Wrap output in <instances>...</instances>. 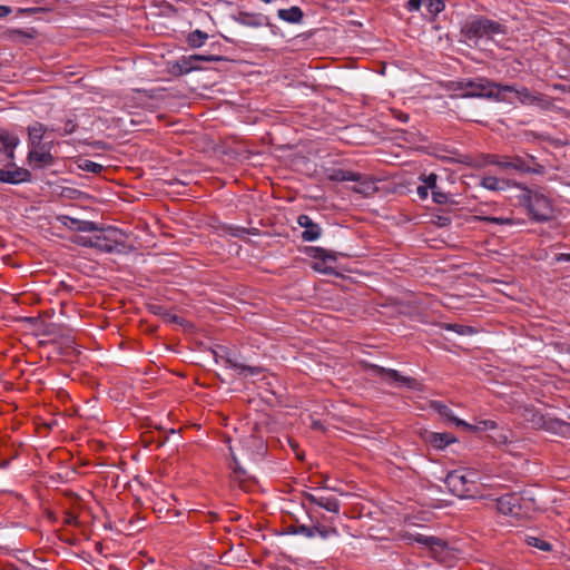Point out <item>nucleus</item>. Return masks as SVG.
I'll return each instance as SVG.
<instances>
[{"label": "nucleus", "instance_id": "9d476101", "mask_svg": "<svg viewBox=\"0 0 570 570\" xmlns=\"http://www.w3.org/2000/svg\"><path fill=\"white\" fill-rule=\"evenodd\" d=\"M307 514L311 520V524L307 525L297 523V534L307 539L318 537L322 540H327L338 535L336 528L323 524L320 519L312 513L311 510H307Z\"/></svg>", "mask_w": 570, "mask_h": 570}, {"label": "nucleus", "instance_id": "2eb2a0df", "mask_svg": "<svg viewBox=\"0 0 570 570\" xmlns=\"http://www.w3.org/2000/svg\"><path fill=\"white\" fill-rule=\"evenodd\" d=\"M234 20L248 28H261L263 26L273 27L269 18L263 13H253L246 11H239Z\"/></svg>", "mask_w": 570, "mask_h": 570}, {"label": "nucleus", "instance_id": "7c9ffc66", "mask_svg": "<svg viewBox=\"0 0 570 570\" xmlns=\"http://www.w3.org/2000/svg\"><path fill=\"white\" fill-rule=\"evenodd\" d=\"M531 105L538 106L542 110H550L553 107V99L543 94L537 92L532 97Z\"/></svg>", "mask_w": 570, "mask_h": 570}, {"label": "nucleus", "instance_id": "c756f323", "mask_svg": "<svg viewBox=\"0 0 570 570\" xmlns=\"http://www.w3.org/2000/svg\"><path fill=\"white\" fill-rule=\"evenodd\" d=\"M308 253H309L311 257H313L315 259H320V261H322V263H326L328 261H332V262L336 261L335 254H332L322 247H309Z\"/></svg>", "mask_w": 570, "mask_h": 570}, {"label": "nucleus", "instance_id": "052dcab7", "mask_svg": "<svg viewBox=\"0 0 570 570\" xmlns=\"http://www.w3.org/2000/svg\"><path fill=\"white\" fill-rule=\"evenodd\" d=\"M314 268H315V269H317V271H322V272H323V273H325V274H331V273L333 272V269H332V268H330V267L321 268V267H320V264H315V265H314Z\"/></svg>", "mask_w": 570, "mask_h": 570}, {"label": "nucleus", "instance_id": "a18cd8bd", "mask_svg": "<svg viewBox=\"0 0 570 570\" xmlns=\"http://www.w3.org/2000/svg\"><path fill=\"white\" fill-rule=\"evenodd\" d=\"M424 3V0H409L405 4V8L410 11H417L420 10L421 6Z\"/></svg>", "mask_w": 570, "mask_h": 570}, {"label": "nucleus", "instance_id": "2f4dec72", "mask_svg": "<svg viewBox=\"0 0 570 570\" xmlns=\"http://www.w3.org/2000/svg\"><path fill=\"white\" fill-rule=\"evenodd\" d=\"M79 169L88 173L100 174L104 170V166L89 159H79L77 161Z\"/></svg>", "mask_w": 570, "mask_h": 570}, {"label": "nucleus", "instance_id": "4d7b16f0", "mask_svg": "<svg viewBox=\"0 0 570 570\" xmlns=\"http://www.w3.org/2000/svg\"><path fill=\"white\" fill-rule=\"evenodd\" d=\"M451 223V219L449 217H445V216H440L439 217V225L440 226H446Z\"/></svg>", "mask_w": 570, "mask_h": 570}, {"label": "nucleus", "instance_id": "4be33fe9", "mask_svg": "<svg viewBox=\"0 0 570 570\" xmlns=\"http://www.w3.org/2000/svg\"><path fill=\"white\" fill-rule=\"evenodd\" d=\"M356 185L352 187L354 193L361 194L365 197H370L377 191V187L375 181L368 178L367 176L358 174V179L354 180Z\"/></svg>", "mask_w": 570, "mask_h": 570}, {"label": "nucleus", "instance_id": "864d4df0", "mask_svg": "<svg viewBox=\"0 0 570 570\" xmlns=\"http://www.w3.org/2000/svg\"><path fill=\"white\" fill-rule=\"evenodd\" d=\"M297 521L294 524L287 525L285 529L286 534L297 535Z\"/></svg>", "mask_w": 570, "mask_h": 570}, {"label": "nucleus", "instance_id": "412c9836", "mask_svg": "<svg viewBox=\"0 0 570 570\" xmlns=\"http://www.w3.org/2000/svg\"><path fill=\"white\" fill-rule=\"evenodd\" d=\"M20 140L17 136L11 135L7 129L0 127V150L6 153L9 159L14 158V149Z\"/></svg>", "mask_w": 570, "mask_h": 570}, {"label": "nucleus", "instance_id": "6e6d98bb", "mask_svg": "<svg viewBox=\"0 0 570 570\" xmlns=\"http://www.w3.org/2000/svg\"><path fill=\"white\" fill-rule=\"evenodd\" d=\"M12 12V9L8 6H0V18L7 17Z\"/></svg>", "mask_w": 570, "mask_h": 570}, {"label": "nucleus", "instance_id": "a211bd4d", "mask_svg": "<svg viewBox=\"0 0 570 570\" xmlns=\"http://www.w3.org/2000/svg\"><path fill=\"white\" fill-rule=\"evenodd\" d=\"M58 220L67 228L77 232L92 233L99 230V226L95 222L81 220L68 215L58 216Z\"/></svg>", "mask_w": 570, "mask_h": 570}, {"label": "nucleus", "instance_id": "3c124183", "mask_svg": "<svg viewBox=\"0 0 570 570\" xmlns=\"http://www.w3.org/2000/svg\"><path fill=\"white\" fill-rule=\"evenodd\" d=\"M553 89L558 90V91H561V92H564V94H570V86L569 85L554 83L553 85Z\"/></svg>", "mask_w": 570, "mask_h": 570}, {"label": "nucleus", "instance_id": "f257e3e1", "mask_svg": "<svg viewBox=\"0 0 570 570\" xmlns=\"http://www.w3.org/2000/svg\"><path fill=\"white\" fill-rule=\"evenodd\" d=\"M494 501L495 508L501 514L514 518L529 517L531 512L538 509L535 499L527 491L522 493H507Z\"/></svg>", "mask_w": 570, "mask_h": 570}, {"label": "nucleus", "instance_id": "cd10ccee", "mask_svg": "<svg viewBox=\"0 0 570 570\" xmlns=\"http://www.w3.org/2000/svg\"><path fill=\"white\" fill-rule=\"evenodd\" d=\"M476 218L481 222L505 226H521L524 223L522 219H517L513 217L478 216Z\"/></svg>", "mask_w": 570, "mask_h": 570}, {"label": "nucleus", "instance_id": "f03ea898", "mask_svg": "<svg viewBox=\"0 0 570 570\" xmlns=\"http://www.w3.org/2000/svg\"><path fill=\"white\" fill-rule=\"evenodd\" d=\"M476 473L472 471L453 470L446 474L444 483L449 491L458 498H472L476 489Z\"/></svg>", "mask_w": 570, "mask_h": 570}, {"label": "nucleus", "instance_id": "603ef678", "mask_svg": "<svg viewBox=\"0 0 570 570\" xmlns=\"http://www.w3.org/2000/svg\"><path fill=\"white\" fill-rule=\"evenodd\" d=\"M165 316V320L170 322V323H180L181 318L177 315H174V314H169V313H166L164 314Z\"/></svg>", "mask_w": 570, "mask_h": 570}, {"label": "nucleus", "instance_id": "f8f14e48", "mask_svg": "<svg viewBox=\"0 0 570 570\" xmlns=\"http://www.w3.org/2000/svg\"><path fill=\"white\" fill-rule=\"evenodd\" d=\"M405 539L412 543L416 542L422 544L432 552L433 557L441 558L442 553L448 550V542L439 537L434 535H424L421 533H407Z\"/></svg>", "mask_w": 570, "mask_h": 570}, {"label": "nucleus", "instance_id": "0eeeda50", "mask_svg": "<svg viewBox=\"0 0 570 570\" xmlns=\"http://www.w3.org/2000/svg\"><path fill=\"white\" fill-rule=\"evenodd\" d=\"M495 87L497 82L491 81L488 78L480 77L475 79H469L468 91L461 94V97L493 99L499 102L505 101V97L495 91Z\"/></svg>", "mask_w": 570, "mask_h": 570}, {"label": "nucleus", "instance_id": "9b49d317", "mask_svg": "<svg viewBox=\"0 0 570 570\" xmlns=\"http://www.w3.org/2000/svg\"><path fill=\"white\" fill-rule=\"evenodd\" d=\"M218 358H220L227 367L235 370L239 376H255L263 371L259 366L245 364L240 355L229 350H224L222 354H216V361H218Z\"/></svg>", "mask_w": 570, "mask_h": 570}, {"label": "nucleus", "instance_id": "e2e57ef3", "mask_svg": "<svg viewBox=\"0 0 570 570\" xmlns=\"http://www.w3.org/2000/svg\"><path fill=\"white\" fill-rule=\"evenodd\" d=\"M151 308L156 314H160V311L163 309L161 306H153Z\"/></svg>", "mask_w": 570, "mask_h": 570}, {"label": "nucleus", "instance_id": "69168bd1", "mask_svg": "<svg viewBox=\"0 0 570 570\" xmlns=\"http://www.w3.org/2000/svg\"><path fill=\"white\" fill-rule=\"evenodd\" d=\"M400 119H401L402 121H407V120H409V115H406V114H401Z\"/></svg>", "mask_w": 570, "mask_h": 570}, {"label": "nucleus", "instance_id": "13d9d810", "mask_svg": "<svg viewBox=\"0 0 570 570\" xmlns=\"http://www.w3.org/2000/svg\"><path fill=\"white\" fill-rule=\"evenodd\" d=\"M88 238L89 237H78L76 243L86 247H90V245L88 244Z\"/></svg>", "mask_w": 570, "mask_h": 570}, {"label": "nucleus", "instance_id": "39448f33", "mask_svg": "<svg viewBox=\"0 0 570 570\" xmlns=\"http://www.w3.org/2000/svg\"><path fill=\"white\" fill-rule=\"evenodd\" d=\"M225 58L219 55H190L181 56L175 61L168 63V71L174 77L187 75L193 71L202 70L199 62L223 61Z\"/></svg>", "mask_w": 570, "mask_h": 570}, {"label": "nucleus", "instance_id": "7ed1b4c3", "mask_svg": "<svg viewBox=\"0 0 570 570\" xmlns=\"http://www.w3.org/2000/svg\"><path fill=\"white\" fill-rule=\"evenodd\" d=\"M98 234L89 236L88 244L91 248H96L104 253H121L125 242L121 239L122 233L115 227L100 228Z\"/></svg>", "mask_w": 570, "mask_h": 570}, {"label": "nucleus", "instance_id": "bf43d9fd", "mask_svg": "<svg viewBox=\"0 0 570 570\" xmlns=\"http://www.w3.org/2000/svg\"><path fill=\"white\" fill-rule=\"evenodd\" d=\"M487 429H494L497 428V423L492 420H487L482 422Z\"/></svg>", "mask_w": 570, "mask_h": 570}, {"label": "nucleus", "instance_id": "8fccbe9b", "mask_svg": "<svg viewBox=\"0 0 570 570\" xmlns=\"http://www.w3.org/2000/svg\"><path fill=\"white\" fill-rule=\"evenodd\" d=\"M416 194L419 195L420 198L425 199L429 195V189L424 185L419 186L416 188Z\"/></svg>", "mask_w": 570, "mask_h": 570}, {"label": "nucleus", "instance_id": "6ab92c4d", "mask_svg": "<svg viewBox=\"0 0 570 570\" xmlns=\"http://www.w3.org/2000/svg\"><path fill=\"white\" fill-rule=\"evenodd\" d=\"M431 407L438 412L443 419H445L449 422L454 423L456 426L466 429V430H474V428L466 423L465 421L456 417L453 413V411L445 404H443L440 401H433L431 402Z\"/></svg>", "mask_w": 570, "mask_h": 570}, {"label": "nucleus", "instance_id": "e433bc0d", "mask_svg": "<svg viewBox=\"0 0 570 570\" xmlns=\"http://www.w3.org/2000/svg\"><path fill=\"white\" fill-rule=\"evenodd\" d=\"M501 180L494 176H487L482 179V186L489 190H500L503 189L501 185Z\"/></svg>", "mask_w": 570, "mask_h": 570}, {"label": "nucleus", "instance_id": "bb28decb", "mask_svg": "<svg viewBox=\"0 0 570 570\" xmlns=\"http://www.w3.org/2000/svg\"><path fill=\"white\" fill-rule=\"evenodd\" d=\"M316 505H318L320 508H323L325 509L326 511L328 512H332V513H335V514H338L340 513V508H341V503L340 501L333 497V495H323V494H320L317 497V503Z\"/></svg>", "mask_w": 570, "mask_h": 570}, {"label": "nucleus", "instance_id": "423d86ee", "mask_svg": "<svg viewBox=\"0 0 570 570\" xmlns=\"http://www.w3.org/2000/svg\"><path fill=\"white\" fill-rule=\"evenodd\" d=\"M461 32L468 40H474L503 33L504 29L502 24L497 21L479 17L465 22Z\"/></svg>", "mask_w": 570, "mask_h": 570}, {"label": "nucleus", "instance_id": "c85d7f7f", "mask_svg": "<svg viewBox=\"0 0 570 570\" xmlns=\"http://www.w3.org/2000/svg\"><path fill=\"white\" fill-rule=\"evenodd\" d=\"M208 39V35L199 29L188 33L186 42L190 48H200Z\"/></svg>", "mask_w": 570, "mask_h": 570}, {"label": "nucleus", "instance_id": "0e129e2a", "mask_svg": "<svg viewBox=\"0 0 570 570\" xmlns=\"http://www.w3.org/2000/svg\"><path fill=\"white\" fill-rule=\"evenodd\" d=\"M326 480H327V479H324V480H323V482L321 483V485H320V487H321L322 489H331V488L326 484Z\"/></svg>", "mask_w": 570, "mask_h": 570}, {"label": "nucleus", "instance_id": "a19ab883", "mask_svg": "<svg viewBox=\"0 0 570 570\" xmlns=\"http://www.w3.org/2000/svg\"><path fill=\"white\" fill-rule=\"evenodd\" d=\"M77 127H78V125L76 122V119L69 118L63 124L61 135H63V136L71 135L76 131Z\"/></svg>", "mask_w": 570, "mask_h": 570}, {"label": "nucleus", "instance_id": "338daca9", "mask_svg": "<svg viewBox=\"0 0 570 570\" xmlns=\"http://www.w3.org/2000/svg\"><path fill=\"white\" fill-rule=\"evenodd\" d=\"M73 519H75V517H72V515H71L70 518H68V521H67V522H68V523H71Z\"/></svg>", "mask_w": 570, "mask_h": 570}, {"label": "nucleus", "instance_id": "dca6fc26", "mask_svg": "<svg viewBox=\"0 0 570 570\" xmlns=\"http://www.w3.org/2000/svg\"><path fill=\"white\" fill-rule=\"evenodd\" d=\"M31 173L21 167L13 166L12 169L0 168V181L4 184L18 185L31 181Z\"/></svg>", "mask_w": 570, "mask_h": 570}, {"label": "nucleus", "instance_id": "a878e982", "mask_svg": "<svg viewBox=\"0 0 570 570\" xmlns=\"http://www.w3.org/2000/svg\"><path fill=\"white\" fill-rule=\"evenodd\" d=\"M327 178L331 181H335V183L352 181V180L358 179V173L345 170L342 168H331V169H327Z\"/></svg>", "mask_w": 570, "mask_h": 570}, {"label": "nucleus", "instance_id": "f3484780", "mask_svg": "<svg viewBox=\"0 0 570 570\" xmlns=\"http://www.w3.org/2000/svg\"><path fill=\"white\" fill-rule=\"evenodd\" d=\"M297 224L305 228L302 233V239L305 242H314L322 235V228L318 224L314 223L308 215H299L297 217Z\"/></svg>", "mask_w": 570, "mask_h": 570}, {"label": "nucleus", "instance_id": "b1692460", "mask_svg": "<svg viewBox=\"0 0 570 570\" xmlns=\"http://www.w3.org/2000/svg\"><path fill=\"white\" fill-rule=\"evenodd\" d=\"M426 441L435 449L442 450L449 444L456 441V439L450 433H438L431 432L426 435Z\"/></svg>", "mask_w": 570, "mask_h": 570}, {"label": "nucleus", "instance_id": "c03bdc74", "mask_svg": "<svg viewBox=\"0 0 570 570\" xmlns=\"http://www.w3.org/2000/svg\"><path fill=\"white\" fill-rule=\"evenodd\" d=\"M495 91L500 92L502 96V92H514L517 94L518 88L513 85H502L497 82Z\"/></svg>", "mask_w": 570, "mask_h": 570}, {"label": "nucleus", "instance_id": "6e6552de", "mask_svg": "<svg viewBox=\"0 0 570 570\" xmlns=\"http://www.w3.org/2000/svg\"><path fill=\"white\" fill-rule=\"evenodd\" d=\"M522 416L533 429H542L552 433H564L569 425L564 421L546 417L538 410L531 406H525L523 409Z\"/></svg>", "mask_w": 570, "mask_h": 570}, {"label": "nucleus", "instance_id": "393cba45", "mask_svg": "<svg viewBox=\"0 0 570 570\" xmlns=\"http://www.w3.org/2000/svg\"><path fill=\"white\" fill-rule=\"evenodd\" d=\"M277 17L288 23H301L304 18V13L299 7L293 6L288 9H279L277 11Z\"/></svg>", "mask_w": 570, "mask_h": 570}, {"label": "nucleus", "instance_id": "37998d69", "mask_svg": "<svg viewBox=\"0 0 570 570\" xmlns=\"http://www.w3.org/2000/svg\"><path fill=\"white\" fill-rule=\"evenodd\" d=\"M468 82H469V79H462L460 81H452L450 88L454 91H461V94H463L464 91H468Z\"/></svg>", "mask_w": 570, "mask_h": 570}, {"label": "nucleus", "instance_id": "f704fd0d", "mask_svg": "<svg viewBox=\"0 0 570 570\" xmlns=\"http://www.w3.org/2000/svg\"><path fill=\"white\" fill-rule=\"evenodd\" d=\"M432 199L436 204H455V202L452 199L451 195L442 191L440 187L434 189L432 193Z\"/></svg>", "mask_w": 570, "mask_h": 570}, {"label": "nucleus", "instance_id": "680f3d73", "mask_svg": "<svg viewBox=\"0 0 570 570\" xmlns=\"http://www.w3.org/2000/svg\"><path fill=\"white\" fill-rule=\"evenodd\" d=\"M560 259H563V261L570 262V254H561Z\"/></svg>", "mask_w": 570, "mask_h": 570}, {"label": "nucleus", "instance_id": "1a4fd4ad", "mask_svg": "<svg viewBox=\"0 0 570 570\" xmlns=\"http://www.w3.org/2000/svg\"><path fill=\"white\" fill-rule=\"evenodd\" d=\"M502 170H514L521 174L542 175L544 166L537 163L532 155L522 156H503V163L500 164Z\"/></svg>", "mask_w": 570, "mask_h": 570}, {"label": "nucleus", "instance_id": "72a5a7b5", "mask_svg": "<svg viewBox=\"0 0 570 570\" xmlns=\"http://www.w3.org/2000/svg\"><path fill=\"white\" fill-rule=\"evenodd\" d=\"M228 234L234 237L244 238L246 235H257V228H246L240 226H229Z\"/></svg>", "mask_w": 570, "mask_h": 570}, {"label": "nucleus", "instance_id": "09e8293b", "mask_svg": "<svg viewBox=\"0 0 570 570\" xmlns=\"http://www.w3.org/2000/svg\"><path fill=\"white\" fill-rule=\"evenodd\" d=\"M320 494H315V493H311V492H303V498H304V501H307L312 504H316L317 503V497Z\"/></svg>", "mask_w": 570, "mask_h": 570}, {"label": "nucleus", "instance_id": "58836bf2", "mask_svg": "<svg viewBox=\"0 0 570 570\" xmlns=\"http://www.w3.org/2000/svg\"><path fill=\"white\" fill-rule=\"evenodd\" d=\"M243 445L245 448H255L257 449L258 452H263L264 451V443H263V440L256 438L255 435H249L245 439H243L242 441Z\"/></svg>", "mask_w": 570, "mask_h": 570}, {"label": "nucleus", "instance_id": "5701e85b", "mask_svg": "<svg viewBox=\"0 0 570 570\" xmlns=\"http://www.w3.org/2000/svg\"><path fill=\"white\" fill-rule=\"evenodd\" d=\"M229 450H230V454H232V459H233V466H232V469H233V473H232L233 481L238 483L240 488L246 490L247 489V484L246 483L250 480V476L246 472V470L239 465V462H238L237 458L233 453V449L229 448Z\"/></svg>", "mask_w": 570, "mask_h": 570}, {"label": "nucleus", "instance_id": "ea45409f", "mask_svg": "<svg viewBox=\"0 0 570 570\" xmlns=\"http://www.w3.org/2000/svg\"><path fill=\"white\" fill-rule=\"evenodd\" d=\"M533 92H531L527 87L518 88L515 96L518 97L520 104L522 105H531Z\"/></svg>", "mask_w": 570, "mask_h": 570}, {"label": "nucleus", "instance_id": "4468645a", "mask_svg": "<svg viewBox=\"0 0 570 570\" xmlns=\"http://www.w3.org/2000/svg\"><path fill=\"white\" fill-rule=\"evenodd\" d=\"M27 159L33 168H43L52 166L55 158L50 153V144L45 148H30Z\"/></svg>", "mask_w": 570, "mask_h": 570}, {"label": "nucleus", "instance_id": "20e7f679", "mask_svg": "<svg viewBox=\"0 0 570 570\" xmlns=\"http://www.w3.org/2000/svg\"><path fill=\"white\" fill-rule=\"evenodd\" d=\"M525 206L531 219L537 223L549 222L554 216L552 200L542 193L528 190Z\"/></svg>", "mask_w": 570, "mask_h": 570}, {"label": "nucleus", "instance_id": "ddd939ff", "mask_svg": "<svg viewBox=\"0 0 570 570\" xmlns=\"http://www.w3.org/2000/svg\"><path fill=\"white\" fill-rule=\"evenodd\" d=\"M371 371L374 375L381 377L382 380H386L399 385H404L410 389H415L417 386L415 379L403 376L396 370L385 368L379 365H371Z\"/></svg>", "mask_w": 570, "mask_h": 570}, {"label": "nucleus", "instance_id": "c9c22d12", "mask_svg": "<svg viewBox=\"0 0 570 570\" xmlns=\"http://www.w3.org/2000/svg\"><path fill=\"white\" fill-rule=\"evenodd\" d=\"M525 542L529 546L538 548L542 551H550L552 549V546L549 542H547L540 538H537V537L528 535L525 538Z\"/></svg>", "mask_w": 570, "mask_h": 570}, {"label": "nucleus", "instance_id": "aec40b11", "mask_svg": "<svg viewBox=\"0 0 570 570\" xmlns=\"http://www.w3.org/2000/svg\"><path fill=\"white\" fill-rule=\"evenodd\" d=\"M47 128L43 124L35 121L28 126V147L30 148H45L47 144H42V139Z\"/></svg>", "mask_w": 570, "mask_h": 570}, {"label": "nucleus", "instance_id": "473e14b6", "mask_svg": "<svg viewBox=\"0 0 570 570\" xmlns=\"http://www.w3.org/2000/svg\"><path fill=\"white\" fill-rule=\"evenodd\" d=\"M424 4L431 20H433L445 8V4L442 0H424Z\"/></svg>", "mask_w": 570, "mask_h": 570}, {"label": "nucleus", "instance_id": "49530a36", "mask_svg": "<svg viewBox=\"0 0 570 570\" xmlns=\"http://www.w3.org/2000/svg\"><path fill=\"white\" fill-rule=\"evenodd\" d=\"M12 33L17 37V38H22V37H26V38H29V39H32L36 35V31L33 29L29 30V31H24V30H14L12 31Z\"/></svg>", "mask_w": 570, "mask_h": 570}, {"label": "nucleus", "instance_id": "79ce46f5", "mask_svg": "<svg viewBox=\"0 0 570 570\" xmlns=\"http://www.w3.org/2000/svg\"><path fill=\"white\" fill-rule=\"evenodd\" d=\"M422 180L424 181V186L428 187V189H430L431 193L439 187L436 184L438 176L433 173H431L428 176H424Z\"/></svg>", "mask_w": 570, "mask_h": 570}, {"label": "nucleus", "instance_id": "4c0bfd02", "mask_svg": "<svg viewBox=\"0 0 570 570\" xmlns=\"http://www.w3.org/2000/svg\"><path fill=\"white\" fill-rule=\"evenodd\" d=\"M443 327L448 331H453L459 335H471L474 333V330L471 326L461 324H444Z\"/></svg>", "mask_w": 570, "mask_h": 570}, {"label": "nucleus", "instance_id": "5fc2aeb1", "mask_svg": "<svg viewBox=\"0 0 570 570\" xmlns=\"http://www.w3.org/2000/svg\"><path fill=\"white\" fill-rule=\"evenodd\" d=\"M42 10H43L42 8H26V9H19V12L26 13V14H33V13L42 11Z\"/></svg>", "mask_w": 570, "mask_h": 570}, {"label": "nucleus", "instance_id": "de8ad7c7", "mask_svg": "<svg viewBox=\"0 0 570 570\" xmlns=\"http://www.w3.org/2000/svg\"><path fill=\"white\" fill-rule=\"evenodd\" d=\"M488 164L498 166L500 168V164L503 163V156L498 155H489L487 158Z\"/></svg>", "mask_w": 570, "mask_h": 570}]
</instances>
